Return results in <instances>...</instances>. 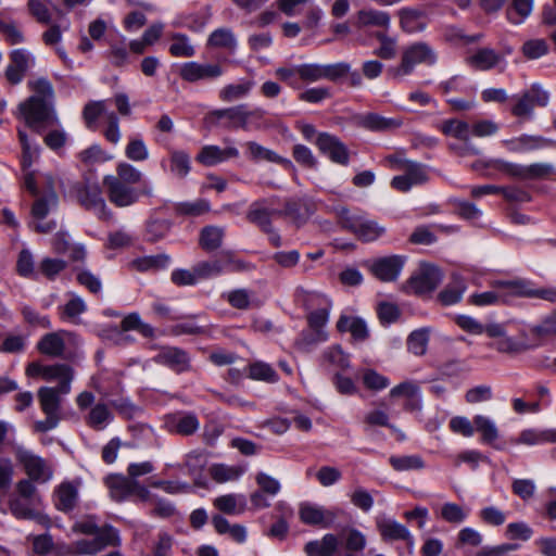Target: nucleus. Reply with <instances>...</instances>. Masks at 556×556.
<instances>
[{
	"mask_svg": "<svg viewBox=\"0 0 556 556\" xmlns=\"http://www.w3.org/2000/svg\"><path fill=\"white\" fill-rule=\"evenodd\" d=\"M533 348L545 344L556 336V315H547L542 323L528 330Z\"/></svg>",
	"mask_w": 556,
	"mask_h": 556,
	"instance_id": "72a5a7b5",
	"label": "nucleus"
},
{
	"mask_svg": "<svg viewBox=\"0 0 556 556\" xmlns=\"http://www.w3.org/2000/svg\"><path fill=\"white\" fill-rule=\"evenodd\" d=\"M502 143L509 152L522 153L555 146L556 141L542 136L522 134L519 137L505 139Z\"/></svg>",
	"mask_w": 556,
	"mask_h": 556,
	"instance_id": "a211bd4d",
	"label": "nucleus"
},
{
	"mask_svg": "<svg viewBox=\"0 0 556 556\" xmlns=\"http://www.w3.org/2000/svg\"><path fill=\"white\" fill-rule=\"evenodd\" d=\"M328 315H309L307 320V329L302 332L301 343L311 345L327 340L328 334L325 327L328 321Z\"/></svg>",
	"mask_w": 556,
	"mask_h": 556,
	"instance_id": "7c9ffc66",
	"label": "nucleus"
},
{
	"mask_svg": "<svg viewBox=\"0 0 556 556\" xmlns=\"http://www.w3.org/2000/svg\"><path fill=\"white\" fill-rule=\"evenodd\" d=\"M153 361L177 372L187 370L190 364V358L185 351L172 346L162 348Z\"/></svg>",
	"mask_w": 556,
	"mask_h": 556,
	"instance_id": "a878e982",
	"label": "nucleus"
},
{
	"mask_svg": "<svg viewBox=\"0 0 556 556\" xmlns=\"http://www.w3.org/2000/svg\"><path fill=\"white\" fill-rule=\"evenodd\" d=\"M534 0H513L507 8V18L513 24H521L533 11Z\"/></svg>",
	"mask_w": 556,
	"mask_h": 556,
	"instance_id": "3c124183",
	"label": "nucleus"
},
{
	"mask_svg": "<svg viewBox=\"0 0 556 556\" xmlns=\"http://www.w3.org/2000/svg\"><path fill=\"white\" fill-rule=\"evenodd\" d=\"M376 38L380 42V46L374 51L375 55L383 60L394 59L397 53L396 39L388 36L386 33H377Z\"/></svg>",
	"mask_w": 556,
	"mask_h": 556,
	"instance_id": "052dcab7",
	"label": "nucleus"
},
{
	"mask_svg": "<svg viewBox=\"0 0 556 556\" xmlns=\"http://www.w3.org/2000/svg\"><path fill=\"white\" fill-rule=\"evenodd\" d=\"M214 505L228 515H240L247 508V498L243 494H226L215 498Z\"/></svg>",
	"mask_w": 556,
	"mask_h": 556,
	"instance_id": "a19ab883",
	"label": "nucleus"
},
{
	"mask_svg": "<svg viewBox=\"0 0 556 556\" xmlns=\"http://www.w3.org/2000/svg\"><path fill=\"white\" fill-rule=\"evenodd\" d=\"M442 132L446 136L454 137L468 143L470 140V124L459 119L444 121L440 127Z\"/></svg>",
	"mask_w": 556,
	"mask_h": 556,
	"instance_id": "8fccbe9b",
	"label": "nucleus"
},
{
	"mask_svg": "<svg viewBox=\"0 0 556 556\" xmlns=\"http://www.w3.org/2000/svg\"><path fill=\"white\" fill-rule=\"evenodd\" d=\"M26 375L31 378H40L47 382H56V386H45L39 388L37 392L39 405L46 418L36 421L34 429L37 432H48L56 428L61 420L62 400L71 393L75 377L74 369L64 363L46 365L33 362L28 364Z\"/></svg>",
	"mask_w": 556,
	"mask_h": 556,
	"instance_id": "f257e3e1",
	"label": "nucleus"
},
{
	"mask_svg": "<svg viewBox=\"0 0 556 556\" xmlns=\"http://www.w3.org/2000/svg\"><path fill=\"white\" fill-rule=\"evenodd\" d=\"M467 283L465 278L458 274H453L451 281L438 293L437 301L442 306H451L462 301Z\"/></svg>",
	"mask_w": 556,
	"mask_h": 556,
	"instance_id": "cd10ccee",
	"label": "nucleus"
},
{
	"mask_svg": "<svg viewBox=\"0 0 556 556\" xmlns=\"http://www.w3.org/2000/svg\"><path fill=\"white\" fill-rule=\"evenodd\" d=\"M391 17L388 12L375 9L359 10L356 14V26L358 28L365 27H380L388 29L390 27Z\"/></svg>",
	"mask_w": 556,
	"mask_h": 556,
	"instance_id": "f704fd0d",
	"label": "nucleus"
},
{
	"mask_svg": "<svg viewBox=\"0 0 556 556\" xmlns=\"http://www.w3.org/2000/svg\"><path fill=\"white\" fill-rule=\"evenodd\" d=\"M429 329L421 328L413 331L407 339V349L416 356H421L427 351L429 342Z\"/></svg>",
	"mask_w": 556,
	"mask_h": 556,
	"instance_id": "4d7b16f0",
	"label": "nucleus"
},
{
	"mask_svg": "<svg viewBox=\"0 0 556 556\" xmlns=\"http://www.w3.org/2000/svg\"><path fill=\"white\" fill-rule=\"evenodd\" d=\"M170 261L166 254L150 255L136 258L131 262L132 267L139 271L157 270L165 268Z\"/></svg>",
	"mask_w": 556,
	"mask_h": 556,
	"instance_id": "864d4df0",
	"label": "nucleus"
},
{
	"mask_svg": "<svg viewBox=\"0 0 556 556\" xmlns=\"http://www.w3.org/2000/svg\"><path fill=\"white\" fill-rule=\"evenodd\" d=\"M179 77L187 83L201 80L211 81L218 79L224 74V68L218 63L186 62L179 67Z\"/></svg>",
	"mask_w": 556,
	"mask_h": 556,
	"instance_id": "4468645a",
	"label": "nucleus"
},
{
	"mask_svg": "<svg viewBox=\"0 0 556 556\" xmlns=\"http://www.w3.org/2000/svg\"><path fill=\"white\" fill-rule=\"evenodd\" d=\"M311 215L306 203L301 199H289L282 210H277V216L289 218L296 226H301Z\"/></svg>",
	"mask_w": 556,
	"mask_h": 556,
	"instance_id": "c9c22d12",
	"label": "nucleus"
},
{
	"mask_svg": "<svg viewBox=\"0 0 556 556\" xmlns=\"http://www.w3.org/2000/svg\"><path fill=\"white\" fill-rule=\"evenodd\" d=\"M390 464L396 471L419 470L425 467L422 458L418 455L392 456Z\"/></svg>",
	"mask_w": 556,
	"mask_h": 556,
	"instance_id": "bf43d9fd",
	"label": "nucleus"
},
{
	"mask_svg": "<svg viewBox=\"0 0 556 556\" xmlns=\"http://www.w3.org/2000/svg\"><path fill=\"white\" fill-rule=\"evenodd\" d=\"M355 123L358 127L370 131H388L402 126V121L397 118H388L377 113H367L357 115Z\"/></svg>",
	"mask_w": 556,
	"mask_h": 556,
	"instance_id": "c756f323",
	"label": "nucleus"
},
{
	"mask_svg": "<svg viewBox=\"0 0 556 556\" xmlns=\"http://www.w3.org/2000/svg\"><path fill=\"white\" fill-rule=\"evenodd\" d=\"M475 431L481 434V441L484 444L493 445L500 437V432L495 421L484 415H476L473 417ZM500 448V446H496Z\"/></svg>",
	"mask_w": 556,
	"mask_h": 556,
	"instance_id": "58836bf2",
	"label": "nucleus"
},
{
	"mask_svg": "<svg viewBox=\"0 0 556 556\" xmlns=\"http://www.w3.org/2000/svg\"><path fill=\"white\" fill-rule=\"evenodd\" d=\"M121 544L119 532L114 527L106 525L92 539H80L74 541L70 551L77 555H96L108 546H117Z\"/></svg>",
	"mask_w": 556,
	"mask_h": 556,
	"instance_id": "6e6552de",
	"label": "nucleus"
},
{
	"mask_svg": "<svg viewBox=\"0 0 556 556\" xmlns=\"http://www.w3.org/2000/svg\"><path fill=\"white\" fill-rule=\"evenodd\" d=\"M207 45L213 48L228 49L232 51L237 46V40L231 29L218 28L210 35Z\"/></svg>",
	"mask_w": 556,
	"mask_h": 556,
	"instance_id": "5fc2aeb1",
	"label": "nucleus"
},
{
	"mask_svg": "<svg viewBox=\"0 0 556 556\" xmlns=\"http://www.w3.org/2000/svg\"><path fill=\"white\" fill-rule=\"evenodd\" d=\"M105 484L111 497L115 501L121 502L132 497L143 502L150 500V492L146 486L125 476L111 475L105 478Z\"/></svg>",
	"mask_w": 556,
	"mask_h": 556,
	"instance_id": "1a4fd4ad",
	"label": "nucleus"
},
{
	"mask_svg": "<svg viewBox=\"0 0 556 556\" xmlns=\"http://www.w3.org/2000/svg\"><path fill=\"white\" fill-rule=\"evenodd\" d=\"M270 199H261L250 204L245 218L249 223L257 226L262 231L273 226L271 218L277 216V210L271 207Z\"/></svg>",
	"mask_w": 556,
	"mask_h": 556,
	"instance_id": "aec40b11",
	"label": "nucleus"
},
{
	"mask_svg": "<svg viewBox=\"0 0 556 556\" xmlns=\"http://www.w3.org/2000/svg\"><path fill=\"white\" fill-rule=\"evenodd\" d=\"M438 62L435 49L426 41H415L405 46L399 64L390 66L387 75L394 81H402L410 76L417 65L433 66Z\"/></svg>",
	"mask_w": 556,
	"mask_h": 556,
	"instance_id": "7ed1b4c3",
	"label": "nucleus"
},
{
	"mask_svg": "<svg viewBox=\"0 0 556 556\" xmlns=\"http://www.w3.org/2000/svg\"><path fill=\"white\" fill-rule=\"evenodd\" d=\"M239 157V150L229 146L224 149L218 146H204L198 153L195 160L204 166H215L230 159Z\"/></svg>",
	"mask_w": 556,
	"mask_h": 556,
	"instance_id": "5701e85b",
	"label": "nucleus"
},
{
	"mask_svg": "<svg viewBox=\"0 0 556 556\" xmlns=\"http://www.w3.org/2000/svg\"><path fill=\"white\" fill-rule=\"evenodd\" d=\"M248 377L255 381H262L266 383H276L279 380V376L274 367L263 361H254L247 367Z\"/></svg>",
	"mask_w": 556,
	"mask_h": 556,
	"instance_id": "37998d69",
	"label": "nucleus"
},
{
	"mask_svg": "<svg viewBox=\"0 0 556 556\" xmlns=\"http://www.w3.org/2000/svg\"><path fill=\"white\" fill-rule=\"evenodd\" d=\"M341 332H350L355 340H364L368 336L366 323L356 315H342L338 321Z\"/></svg>",
	"mask_w": 556,
	"mask_h": 556,
	"instance_id": "79ce46f5",
	"label": "nucleus"
},
{
	"mask_svg": "<svg viewBox=\"0 0 556 556\" xmlns=\"http://www.w3.org/2000/svg\"><path fill=\"white\" fill-rule=\"evenodd\" d=\"M470 509L453 502H446L440 507L439 516L448 523L459 525L469 517Z\"/></svg>",
	"mask_w": 556,
	"mask_h": 556,
	"instance_id": "09e8293b",
	"label": "nucleus"
},
{
	"mask_svg": "<svg viewBox=\"0 0 556 556\" xmlns=\"http://www.w3.org/2000/svg\"><path fill=\"white\" fill-rule=\"evenodd\" d=\"M345 77L349 78L351 87H359L363 84L361 74L352 71L351 64L348 62L323 64V79L336 83Z\"/></svg>",
	"mask_w": 556,
	"mask_h": 556,
	"instance_id": "b1692460",
	"label": "nucleus"
},
{
	"mask_svg": "<svg viewBox=\"0 0 556 556\" xmlns=\"http://www.w3.org/2000/svg\"><path fill=\"white\" fill-rule=\"evenodd\" d=\"M208 201L199 199L194 202H180L175 205V212L178 215L200 216L210 211Z\"/></svg>",
	"mask_w": 556,
	"mask_h": 556,
	"instance_id": "69168bd1",
	"label": "nucleus"
},
{
	"mask_svg": "<svg viewBox=\"0 0 556 556\" xmlns=\"http://www.w3.org/2000/svg\"><path fill=\"white\" fill-rule=\"evenodd\" d=\"M391 397H404V408L409 412H418L422 406L420 388L414 381H404L390 390Z\"/></svg>",
	"mask_w": 556,
	"mask_h": 556,
	"instance_id": "393cba45",
	"label": "nucleus"
},
{
	"mask_svg": "<svg viewBox=\"0 0 556 556\" xmlns=\"http://www.w3.org/2000/svg\"><path fill=\"white\" fill-rule=\"evenodd\" d=\"M210 473L216 482L224 483L239 479L243 470L237 466L217 464L210 468Z\"/></svg>",
	"mask_w": 556,
	"mask_h": 556,
	"instance_id": "13d9d810",
	"label": "nucleus"
},
{
	"mask_svg": "<svg viewBox=\"0 0 556 556\" xmlns=\"http://www.w3.org/2000/svg\"><path fill=\"white\" fill-rule=\"evenodd\" d=\"M35 59L25 49H15L10 53V64L5 68V78L11 85H17L34 64Z\"/></svg>",
	"mask_w": 556,
	"mask_h": 556,
	"instance_id": "f3484780",
	"label": "nucleus"
},
{
	"mask_svg": "<svg viewBox=\"0 0 556 556\" xmlns=\"http://www.w3.org/2000/svg\"><path fill=\"white\" fill-rule=\"evenodd\" d=\"M224 236L225 229L223 227L205 226L200 232L199 244L207 252L215 251L222 247Z\"/></svg>",
	"mask_w": 556,
	"mask_h": 556,
	"instance_id": "49530a36",
	"label": "nucleus"
},
{
	"mask_svg": "<svg viewBox=\"0 0 556 556\" xmlns=\"http://www.w3.org/2000/svg\"><path fill=\"white\" fill-rule=\"evenodd\" d=\"M27 87L34 94L18 104V111L26 126L41 134L43 128L59 124L54 110V88L43 77L28 80Z\"/></svg>",
	"mask_w": 556,
	"mask_h": 556,
	"instance_id": "f03ea898",
	"label": "nucleus"
},
{
	"mask_svg": "<svg viewBox=\"0 0 556 556\" xmlns=\"http://www.w3.org/2000/svg\"><path fill=\"white\" fill-rule=\"evenodd\" d=\"M318 150L327 155L333 163L348 165L350 153L346 146L336 136L320 132L315 141Z\"/></svg>",
	"mask_w": 556,
	"mask_h": 556,
	"instance_id": "dca6fc26",
	"label": "nucleus"
},
{
	"mask_svg": "<svg viewBox=\"0 0 556 556\" xmlns=\"http://www.w3.org/2000/svg\"><path fill=\"white\" fill-rule=\"evenodd\" d=\"M298 78L303 83H315L323 79V64L303 63L296 65Z\"/></svg>",
	"mask_w": 556,
	"mask_h": 556,
	"instance_id": "774afa93",
	"label": "nucleus"
},
{
	"mask_svg": "<svg viewBox=\"0 0 556 556\" xmlns=\"http://www.w3.org/2000/svg\"><path fill=\"white\" fill-rule=\"evenodd\" d=\"M172 424L173 431L185 435L193 433L200 426L198 418L191 414L175 416Z\"/></svg>",
	"mask_w": 556,
	"mask_h": 556,
	"instance_id": "e2e57ef3",
	"label": "nucleus"
},
{
	"mask_svg": "<svg viewBox=\"0 0 556 556\" xmlns=\"http://www.w3.org/2000/svg\"><path fill=\"white\" fill-rule=\"evenodd\" d=\"M517 445H542L546 443H556V428L552 429H523L519 435L510 441Z\"/></svg>",
	"mask_w": 556,
	"mask_h": 556,
	"instance_id": "bb28decb",
	"label": "nucleus"
},
{
	"mask_svg": "<svg viewBox=\"0 0 556 556\" xmlns=\"http://www.w3.org/2000/svg\"><path fill=\"white\" fill-rule=\"evenodd\" d=\"M443 277L439 266L421 262L405 282V290L419 296L429 295L439 287Z\"/></svg>",
	"mask_w": 556,
	"mask_h": 556,
	"instance_id": "423d86ee",
	"label": "nucleus"
},
{
	"mask_svg": "<svg viewBox=\"0 0 556 556\" xmlns=\"http://www.w3.org/2000/svg\"><path fill=\"white\" fill-rule=\"evenodd\" d=\"M113 413L106 404L93 405L86 417V422L94 430H103L113 421Z\"/></svg>",
	"mask_w": 556,
	"mask_h": 556,
	"instance_id": "c03bdc74",
	"label": "nucleus"
},
{
	"mask_svg": "<svg viewBox=\"0 0 556 556\" xmlns=\"http://www.w3.org/2000/svg\"><path fill=\"white\" fill-rule=\"evenodd\" d=\"M70 195L73 197L84 208L91 211L99 219L110 220L113 216L108 207L100 186L89 180L75 182L70 189Z\"/></svg>",
	"mask_w": 556,
	"mask_h": 556,
	"instance_id": "39448f33",
	"label": "nucleus"
},
{
	"mask_svg": "<svg viewBox=\"0 0 556 556\" xmlns=\"http://www.w3.org/2000/svg\"><path fill=\"white\" fill-rule=\"evenodd\" d=\"M405 262L406 257L403 255H389L367 261L365 265L378 280L393 282L400 277Z\"/></svg>",
	"mask_w": 556,
	"mask_h": 556,
	"instance_id": "f8f14e48",
	"label": "nucleus"
},
{
	"mask_svg": "<svg viewBox=\"0 0 556 556\" xmlns=\"http://www.w3.org/2000/svg\"><path fill=\"white\" fill-rule=\"evenodd\" d=\"M376 526L380 535L386 541H405L408 545L414 544L413 535L409 530L393 518L379 516L376 519Z\"/></svg>",
	"mask_w": 556,
	"mask_h": 556,
	"instance_id": "412c9836",
	"label": "nucleus"
},
{
	"mask_svg": "<svg viewBox=\"0 0 556 556\" xmlns=\"http://www.w3.org/2000/svg\"><path fill=\"white\" fill-rule=\"evenodd\" d=\"M58 201L55 191L47 192L46 195L38 198L31 207L33 217L37 220H42L52 208L56 207Z\"/></svg>",
	"mask_w": 556,
	"mask_h": 556,
	"instance_id": "6e6d98bb",
	"label": "nucleus"
},
{
	"mask_svg": "<svg viewBox=\"0 0 556 556\" xmlns=\"http://www.w3.org/2000/svg\"><path fill=\"white\" fill-rule=\"evenodd\" d=\"M79 484L72 481H64L54 490V503L59 510H72L78 501Z\"/></svg>",
	"mask_w": 556,
	"mask_h": 556,
	"instance_id": "2f4dec72",
	"label": "nucleus"
},
{
	"mask_svg": "<svg viewBox=\"0 0 556 556\" xmlns=\"http://www.w3.org/2000/svg\"><path fill=\"white\" fill-rule=\"evenodd\" d=\"M103 184L106 187V193L110 202L117 207L131 206L138 202L141 195H153V188L147 182L143 184L140 190H137L131 186L123 184V181L115 178V176L108 175L103 178Z\"/></svg>",
	"mask_w": 556,
	"mask_h": 556,
	"instance_id": "0eeeda50",
	"label": "nucleus"
},
{
	"mask_svg": "<svg viewBox=\"0 0 556 556\" xmlns=\"http://www.w3.org/2000/svg\"><path fill=\"white\" fill-rule=\"evenodd\" d=\"M18 141L22 146L21 166L23 173L24 187L33 194L38 195L39 189L36 185L35 172L31 170L33 162L38 157V147L33 144L26 131L17 129Z\"/></svg>",
	"mask_w": 556,
	"mask_h": 556,
	"instance_id": "9d476101",
	"label": "nucleus"
},
{
	"mask_svg": "<svg viewBox=\"0 0 556 556\" xmlns=\"http://www.w3.org/2000/svg\"><path fill=\"white\" fill-rule=\"evenodd\" d=\"M73 339V334L67 331L47 333L37 343V349L41 354L60 357L64 353L66 343L72 342Z\"/></svg>",
	"mask_w": 556,
	"mask_h": 556,
	"instance_id": "4be33fe9",
	"label": "nucleus"
},
{
	"mask_svg": "<svg viewBox=\"0 0 556 556\" xmlns=\"http://www.w3.org/2000/svg\"><path fill=\"white\" fill-rule=\"evenodd\" d=\"M501 61V55L493 49L482 48L467 59V63L478 71H488Z\"/></svg>",
	"mask_w": 556,
	"mask_h": 556,
	"instance_id": "a18cd8bd",
	"label": "nucleus"
},
{
	"mask_svg": "<svg viewBox=\"0 0 556 556\" xmlns=\"http://www.w3.org/2000/svg\"><path fill=\"white\" fill-rule=\"evenodd\" d=\"M491 287L501 289L503 303H508L513 298L541 299L556 303V288H536L529 279L494 280Z\"/></svg>",
	"mask_w": 556,
	"mask_h": 556,
	"instance_id": "20e7f679",
	"label": "nucleus"
},
{
	"mask_svg": "<svg viewBox=\"0 0 556 556\" xmlns=\"http://www.w3.org/2000/svg\"><path fill=\"white\" fill-rule=\"evenodd\" d=\"M15 457L31 481L46 483L52 479L53 471L51 467L40 456L23 447H17Z\"/></svg>",
	"mask_w": 556,
	"mask_h": 556,
	"instance_id": "9b49d317",
	"label": "nucleus"
},
{
	"mask_svg": "<svg viewBox=\"0 0 556 556\" xmlns=\"http://www.w3.org/2000/svg\"><path fill=\"white\" fill-rule=\"evenodd\" d=\"M257 113L258 112H255V114ZM253 114L254 112L248 111L244 104H240L237 106L213 110L207 114L206 118L214 124L225 119L224 126L229 129H245L248 121Z\"/></svg>",
	"mask_w": 556,
	"mask_h": 556,
	"instance_id": "2eb2a0df",
	"label": "nucleus"
},
{
	"mask_svg": "<svg viewBox=\"0 0 556 556\" xmlns=\"http://www.w3.org/2000/svg\"><path fill=\"white\" fill-rule=\"evenodd\" d=\"M397 16L400 18V27L404 33H420L427 27L425 14L419 10L404 8L399 10Z\"/></svg>",
	"mask_w": 556,
	"mask_h": 556,
	"instance_id": "473e14b6",
	"label": "nucleus"
},
{
	"mask_svg": "<svg viewBox=\"0 0 556 556\" xmlns=\"http://www.w3.org/2000/svg\"><path fill=\"white\" fill-rule=\"evenodd\" d=\"M125 155L134 162H143L149 159V150L141 138H131L125 148Z\"/></svg>",
	"mask_w": 556,
	"mask_h": 556,
	"instance_id": "338daca9",
	"label": "nucleus"
},
{
	"mask_svg": "<svg viewBox=\"0 0 556 556\" xmlns=\"http://www.w3.org/2000/svg\"><path fill=\"white\" fill-rule=\"evenodd\" d=\"M514 99L516 103L511 108V114L519 118L530 119L534 108L547 105L549 97L539 85H532L531 88Z\"/></svg>",
	"mask_w": 556,
	"mask_h": 556,
	"instance_id": "ddd939ff",
	"label": "nucleus"
},
{
	"mask_svg": "<svg viewBox=\"0 0 556 556\" xmlns=\"http://www.w3.org/2000/svg\"><path fill=\"white\" fill-rule=\"evenodd\" d=\"M298 301L307 313H329L332 308L331 301L318 292H301L298 295Z\"/></svg>",
	"mask_w": 556,
	"mask_h": 556,
	"instance_id": "e433bc0d",
	"label": "nucleus"
},
{
	"mask_svg": "<svg viewBox=\"0 0 556 556\" xmlns=\"http://www.w3.org/2000/svg\"><path fill=\"white\" fill-rule=\"evenodd\" d=\"M299 516L303 523L321 528H329L337 517L332 510L307 502L300 505Z\"/></svg>",
	"mask_w": 556,
	"mask_h": 556,
	"instance_id": "6ab92c4d",
	"label": "nucleus"
},
{
	"mask_svg": "<svg viewBox=\"0 0 556 556\" xmlns=\"http://www.w3.org/2000/svg\"><path fill=\"white\" fill-rule=\"evenodd\" d=\"M496 349L502 353H518L534 348L528 333L527 338L523 340H516L505 334V337H503L502 340L497 342Z\"/></svg>",
	"mask_w": 556,
	"mask_h": 556,
	"instance_id": "680f3d73",
	"label": "nucleus"
},
{
	"mask_svg": "<svg viewBox=\"0 0 556 556\" xmlns=\"http://www.w3.org/2000/svg\"><path fill=\"white\" fill-rule=\"evenodd\" d=\"M172 43L169 53L175 58H192L195 54L194 46L186 34L174 33L170 35Z\"/></svg>",
	"mask_w": 556,
	"mask_h": 556,
	"instance_id": "de8ad7c7",
	"label": "nucleus"
},
{
	"mask_svg": "<svg viewBox=\"0 0 556 556\" xmlns=\"http://www.w3.org/2000/svg\"><path fill=\"white\" fill-rule=\"evenodd\" d=\"M386 232V228L380 226L377 222L363 216L354 235L363 241H374Z\"/></svg>",
	"mask_w": 556,
	"mask_h": 556,
	"instance_id": "603ef678",
	"label": "nucleus"
},
{
	"mask_svg": "<svg viewBox=\"0 0 556 556\" xmlns=\"http://www.w3.org/2000/svg\"><path fill=\"white\" fill-rule=\"evenodd\" d=\"M254 85L255 83L252 79H241L237 83L224 86L219 90L218 97L223 102H233L245 98L251 92Z\"/></svg>",
	"mask_w": 556,
	"mask_h": 556,
	"instance_id": "4c0bfd02",
	"label": "nucleus"
},
{
	"mask_svg": "<svg viewBox=\"0 0 556 556\" xmlns=\"http://www.w3.org/2000/svg\"><path fill=\"white\" fill-rule=\"evenodd\" d=\"M340 540L332 533H326L321 539L309 541L304 546L307 556H338Z\"/></svg>",
	"mask_w": 556,
	"mask_h": 556,
	"instance_id": "c85d7f7f",
	"label": "nucleus"
},
{
	"mask_svg": "<svg viewBox=\"0 0 556 556\" xmlns=\"http://www.w3.org/2000/svg\"><path fill=\"white\" fill-rule=\"evenodd\" d=\"M169 172L173 176L184 179L191 172V157L184 150H169Z\"/></svg>",
	"mask_w": 556,
	"mask_h": 556,
	"instance_id": "ea45409f",
	"label": "nucleus"
},
{
	"mask_svg": "<svg viewBox=\"0 0 556 556\" xmlns=\"http://www.w3.org/2000/svg\"><path fill=\"white\" fill-rule=\"evenodd\" d=\"M142 177V173L129 163L121 162L116 165L115 178L121 179L127 186L140 184Z\"/></svg>",
	"mask_w": 556,
	"mask_h": 556,
	"instance_id": "0e129e2a",
	"label": "nucleus"
}]
</instances>
